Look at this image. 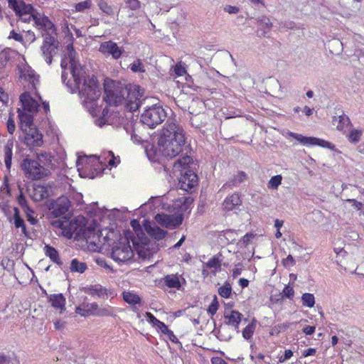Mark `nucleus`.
<instances>
[{
	"mask_svg": "<svg viewBox=\"0 0 364 364\" xmlns=\"http://www.w3.org/2000/svg\"><path fill=\"white\" fill-rule=\"evenodd\" d=\"M76 54L73 43H69L60 63L62 81L72 92L78 91L86 108L95 116L101 111L97 105L101 92L94 77L86 79L85 71L77 59Z\"/></svg>",
	"mask_w": 364,
	"mask_h": 364,
	"instance_id": "1",
	"label": "nucleus"
},
{
	"mask_svg": "<svg viewBox=\"0 0 364 364\" xmlns=\"http://www.w3.org/2000/svg\"><path fill=\"white\" fill-rule=\"evenodd\" d=\"M185 141L183 127L173 120L168 119L162 129L158 141L162 155L171 159L177 156L182 152Z\"/></svg>",
	"mask_w": 364,
	"mask_h": 364,
	"instance_id": "2",
	"label": "nucleus"
},
{
	"mask_svg": "<svg viewBox=\"0 0 364 364\" xmlns=\"http://www.w3.org/2000/svg\"><path fill=\"white\" fill-rule=\"evenodd\" d=\"M191 162L192 159L189 156L185 155L176 159L173 164L174 173L179 172L180 174L178 178L180 188L186 191H190L198 184L197 175L188 168Z\"/></svg>",
	"mask_w": 364,
	"mask_h": 364,
	"instance_id": "3",
	"label": "nucleus"
},
{
	"mask_svg": "<svg viewBox=\"0 0 364 364\" xmlns=\"http://www.w3.org/2000/svg\"><path fill=\"white\" fill-rule=\"evenodd\" d=\"M51 225L56 228L59 234L67 238L74 237L80 239L81 230L85 225V218L83 216H78L75 219L69 220L67 217L55 218L52 220Z\"/></svg>",
	"mask_w": 364,
	"mask_h": 364,
	"instance_id": "4",
	"label": "nucleus"
},
{
	"mask_svg": "<svg viewBox=\"0 0 364 364\" xmlns=\"http://www.w3.org/2000/svg\"><path fill=\"white\" fill-rule=\"evenodd\" d=\"M21 170L25 176L33 181H38L48 177L50 175V171L36 159L29 156L25 157L21 163Z\"/></svg>",
	"mask_w": 364,
	"mask_h": 364,
	"instance_id": "5",
	"label": "nucleus"
},
{
	"mask_svg": "<svg viewBox=\"0 0 364 364\" xmlns=\"http://www.w3.org/2000/svg\"><path fill=\"white\" fill-rule=\"evenodd\" d=\"M110 254L112 258L119 263L127 262L134 256V252L126 237H120L117 242H113Z\"/></svg>",
	"mask_w": 364,
	"mask_h": 364,
	"instance_id": "6",
	"label": "nucleus"
},
{
	"mask_svg": "<svg viewBox=\"0 0 364 364\" xmlns=\"http://www.w3.org/2000/svg\"><path fill=\"white\" fill-rule=\"evenodd\" d=\"M164 109L159 104H154L146 108L141 116V121L149 128H154L166 118Z\"/></svg>",
	"mask_w": 364,
	"mask_h": 364,
	"instance_id": "7",
	"label": "nucleus"
},
{
	"mask_svg": "<svg viewBox=\"0 0 364 364\" xmlns=\"http://www.w3.org/2000/svg\"><path fill=\"white\" fill-rule=\"evenodd\" d=\"M124 89L128 87H122L116 83L112 82L105 85V100L109 105H118L124 104L127 93H124Z\"/></svg>",
	"mask_w": 364,
	"mask_h": 364,
	"instance_id": "8",
	"label": "nucleus"
},
{
	"mask_svg": "<svg viewBox=\"0 0 364 364\" xmlns=\"http://www.w3.org/2000/svg\"><path fill=\"white\" fill-rule=\"evenodd\" d=\"M124 93H127L124 102V107L129 112H134L139 107L141 104L142 93L140 92L139 86L134 85L124 89Z\"/></svg>",
	"mask_w": 364,
	"mask_h": 364,
	"instance_id": "9",
	"label": "nucleus"
},
{
	"mask_svg": "<svg viewBox=\"0 0 364 364\" xmlns=\"http://www.w3.org/2000/svg\"><path fill=\"white\" fill-rule=\"evenodd\" d=\"M56 35H45L43 43L41 47L42 55L48 65L52 63L53 55L57 53L58 41L55 38Z\"/></svg>",
	"mask_w": 364,
	"mask_h": 364,
	"instance_id": "10",
	"label": "nucleus"
},
{
	"mask_svg": "<svg viewBox=\"0 0 364 364\" xmlns=\"http://www.w3.org/2000/svg\"><path fill=\"white\" fill-rule=\"evenodd\" d=\"M34 24L36 27L42 31V36L45 35H56V29L53 22L48 16L41 13H36L34 16Z\"/></svg>",
	"mask_w": 364,
	"mask_h": 364,
	"instance_id": "11",
	"label": "nucleus"
},
{
	"mask_svg": "<svg viewBox=\"0 0 364 364\" xmlns=\"http://www.w3.org/2000/svg\"><path fill=\"white\" fill-rule=\"evenodd\" d=\"M289 135L304 145L319 146L330 149H333L334 148V146L330 142L318 138L304 136L301 134L294 132H289Z\"/></svg>",
	"mask_w": 364,
	"mask_h": 364,
	"instance_id": "12",
	"label": "nucleus"
},
{
	"mask_svg": "<svg viewBox=\"0 0 364 364\" xmlns=\"http://www.w3.org/2000/svg\"><path fill=\"white\" fill-rule=\"evenodd\" d=\"M24 132V141L28 146L34 148L43 146V135L36 127L25 129Z\"/></svg>",
	"mask_w": 364,
	"mask_h": 364,
	"instance_id": "13",
	"label": "nucleus"
},
{
	"mask_svg": "<svg viewBox=\"0 0 364 364\" xmlns=\"http://www.w3.org/2000/svg\"><path fill=\"white\" fill-rule=\"evenodd\" d=\"M99 51L105 55H111L114 60L119 59L123 52V49L112 41H105L100 44Z\"/></svg>",
	"mask_w": 364,
	"mask_h": 364,
	"instance_id": "14",
	"label": "nucleus"
},
{
	"mask_svg": "<svg viewBox=\"0 0 364 364\" xmlns=\"http://www.w3.org/2000/svg\"><path fill=\"white\" fill-rule=\"evenodd\" d=\"M18 69L21 79L28 82L33 88H36V85L38 82V78L36 75L35 71L26 64L19 65Z\"/></svg>",
	"mask_w": 364,
	"mask_h": 364,
	"instance_id": "15",
	"label": "nucleus"
},
{
	"mask_svg": "<svg viewBox=\"0 0 364 364\" xmlns=\"http://www.w3.org/2000/svg\"><path fill=\"white\" fill-rule=\"evenodd\" d=\"M20 102L22 105V110L30 113H35L38 111L39 105L36 100L31 97L29 93H23L20 96Z\"/></svg>",
	"mask_w": 364,
	"mask_h": 364,
	"instance_id": "16",
	"label": "nucleus"
},
{
	"mask_svg": "<svg viewBox=\"0 0 364 364\" xmlns=\"http://www.w3.org/2000/svg\"><path fill=\"white\" fill-rule=\"evenodd\" d=\"M8 3L9 7L13 9L18 16L34 10L31 4H26L22 0H8Z\"/></svg>",
	"mask_w": 364,
	"mask_h": 364,
	"instance_id": "17",
	"label": "nucleus"
},
{
	"mask_svg": "<svg viewBox=\"0 0 364 364\" xmlns=\"http://www.w3.org/2000/svg\"><path fill=\"white\" fill-rule=\"evenodd\" d=\"M48 187L43 185H34L30 191V196L34 201H41L48 197Z\"/></svg>",
	"mask_w": 364,
	"mask_h": 364,
	"instance_id": "18",
	"label": "nucleus"
},
{
	"mask_svg": "<svg viewBox=\"0 0 364 364\" xmlns=\"http://www.w3.org/2000/svg\"><path fill=\"white\" fill-rule=\"evenodd\" d=\"M69 208L70 201L68 198H60L56 201L52 213L56 218H60V216L65 214L68 211Z\"/></svg>",
	"mask_w": 364,
	"mask_h": 364,
	"instance_id": "19",
	"label": "nucleus"
},
{
	"mask_svg": "<svg viewBox=\"0 0 364 364\" xmlns=\"http://www.w3.org/2000/svg\"><path fill=\"white\" fill-rule=\"evenodd\" d=\"M106 237H101V232L97 230L95 235H92L90 240L87 242L89 247L93 251H100L105 245Z\"/></svg>",
	"mask_w": 364,
	"mask_h": 364,
	"instance_id": "20",
	"label": "nucleus"
},
{
	"mask_svg": "<svg viewBox=\"0 0 364 364\" xmlns=\"http://www.w3.org/2000/svg\"><path fill=\"white\" fill-rule=\"evenodd\" d=\"M36 159L41 164V166L47 168L48 171L54 168L53 163V156L48 152L41 151L36 153Z\"/></svg>",
	"mask_w": 364,
	"mask_h": 364,
	"instance_id": "21",
	"label": "nucleus"
},
{
	"mask_svg": "<svg viewBox=\"0 0 364 364\" xmlns=\"http://www.w3.org/2000/svg\"><path fill=\"white\" fill-rule=\"evenodd\" d=\"M18 118L21 122V128L24 132L25 129L32 128L33 116V113H30L26 111L18 109Z\"/></svg>",
	"mask_w": 364,
	"mask_h": 364,
	"instance_id": "22",
	"label": "nucleus"
},
{
	"mask_svg": "<svg viewBox=\"0 0 364 364\" xmlns=\"http://www.w3.org/2000/svg\"><path fill=\"white\" fill-rule=\"evenodd\" d=\"M257 23L259 26L258 30L259 35L265 36L266 34L270 31L272 28L273 23L271 19L267 16H262L257 18Z\"/></svg>",
	"mask_w": 364,
	"mask_h": 364,
	"instance_id": "23",
	"label": "nucleus"
},
{
	"mask_svg": "<svg viewBox=\"0 0 364 364\" xmlns=\"http://www.w3.org/2000/svg\"><path fill=\"white\" fill-rule=\"evenodd\" d=\"M224 317L228 320V324L238 328V326L242 321V314L237 311L231 310L225 311Z\"/></svg>",
	"mask_w": 364,
	"mask_h": 364,
	"instance_id": "24",
	"label": "nucleus"
},
{
	"mask_svg": "<svg viewBox=\"0 0 364 364\" xmlns=\"http://www.w3.org/2000/svg\"><path fill=\"white\" fill-rule=\"evenodd\" d=\"M14 144V140L13 138L9 139L6 144L4 146V163L6 168L9 170L11 166V162H12V156L13 152L12 149Z\"/></svg>",
	"mask_w": 364,
	"mask_h": 364,
	"instance_id": "25",
	"label": "nucleus"
},
{
	"mask_svg": "<svg viewBox=\"0 0 364 364\" xmlns=\"http://www.w3.org/2000/svg\"><path fill=\"white\" fill-rule=\"evenodd\" d=\"M97 309V305L95 303L82 304L76 308L75 312L82 316H86L89 314H95Z\"/></svg>",
	"mask_w": 364,
	"mask_h": 364,
	"instance_id": "26",
	"label": "nucleus"
},
{
	"mask_svg": "<svg viewBox=\"0 0 364 364\" xmlns=\"http://www.w3.org/2000/svg\"><path fill=\"white\" fill-rule=\"evenodd\" d=\"M247 179V174L244 171H238L228 182H227L223 186V187H236L238 186L241 183L245 181Z\"/></svg>",
	"mask_w": 364,
	"mask_h": 364,
	"instance_id": "27",
	"label": "nucleus"
},
{
	"mask_svg": "<svg viewBox=\"0 0 364 364\" xmlns=\"http://www.w3.org/2000/svg\"><path fill=\"white\" fill-rule=\"evenodd\" d=\"M241 200L240 196L237 193L227 197L223 202V208L227 210H232L235 206L240 205Z\"/></svg>",
	"mask_w": 364,
	"mask_h": 364,
	"instance_id": "28",
	"label": "nucleus"
},
{
	"mask_svg": "<svg viewBox=\"0 0 364 364\" xmlns=\"http://www.w3.org/2000/svg\"><path fill=\"white\" fill-rule=\"evenodd\" d=\"M145 229H146L147 233L151 237H154V239H156L157 240L163 239L166 236V231H164V230L161 229L160 228H159L158 226H156L155 225H146L145 227Z\"/></svg>",
	"mask_w": 364,
	"mask_h": 364,
	"instance_id": "29",
	"label": "nucleus"
},
{
	"mask_svg": "<svg viewBox=\"0 0 364 364\" xmlns=\"http://www.w3.org/2000/svg\"><path fill=\"white\" fill-rule=\"evenodd\" d=\"M50 302L53 307L60 309V312L65 310V299L62 294L50 295Z\"/></svg>",
	"mask_w": 364,
	"mask_h": 364,
	"instance_id": "30",
	"label": "nucleus"
},
{
	"mask_svg": "<svg viewBox=\"0 0 364 364\" xmlns=\"http://www.w3.org/2000/svg\"><path fill=\"white\" fill-rule=\"evenodd\" d=\"M164 282L168 288L179 289L181 287V281L178 274H168L164 277Z\"/></svg>",
	"mask_w": 364,
	"mask_h": 364,
	"instance_id": "31",
	"label": "nucleus"
},
{
	"mask_svg": "<svg viewBox=\"0 0 364 364\" xmlns=\"http://www.w3.org/2000/svg\"><path fill=\"white\" fill-rule=\"evenodd\" d=\"M45 254L53 262L56 263L59 266L63 264L62 261L59 257L58 251L50 245H46L44 247Z\"/></svg>",
	"mask_w": 364,
	"mask_h": 364,
	"instance_id": "32",
	"label": "nucleus"
},
{
	"mask_svg": "<svg viewBox=\"0 0 364 364\" xmlns=\"http://www.w3.org/2000/svg\"><path fill=\"white\" fill-rule=\"evenodd\" d=\"M14 55L15 53L11 49L6 48L1 50L0 52V68H4Z\"/></svg>",
	"mask_w": 364,
	"mask_h": 364,
	"instance_id": "33",
	"label": "nucleus"
},
{
	"mask_svg": "<svg viewBox=\"0 0 364 364\" xmlns=\"http://www.w3.org/2000/svg\"><path fill=\"white\" fill-rule=\"evenodd\" d=\"M123 299L125 302L131 305L138 304L141 302V298L138 294L132 291H124Z\"/></svg>",
	"mask_w": 364,
	"mask_h": 364,
	"instance_id": "34",
	"label": "nucleus"
},
{
	"mask_svg": "<svg viewBox=\"0 0 364 364\" xmlns=\"http://www.w3.org/2000/svg\"><path fill=\"white\" fill-rule=\"evenodd\" d=\"M14 216H13V220H14V225L16 228H21L22 233L24 235H26V225L23 221V220L21 218L19 215V210L18 208H15L14 209Z\"/></svg>",
	"mask_w": 364,
	"mask_h": 364,
	"instance_id": "35",
	"label": "nucleus"
},
{
	"mask_svg": "<svg viewBox=\"0 0 364 364\" xmlns=\"http://www.w3.org/2000/svg\"><path fill=\"white\" fill-rule=\"evenodd\" d=\"M70 269L72 272L82 274L87 269V264L85 262H80L77 259H73L70 262Z\"/></svg>",
	"mask_w": 364,
	"mask_h": 364,
	"instance_id": "36",
	"label": "nucleus"
},
{
	"mask_svg": "<svg viewBox=\"0 0 364 364\" xmlns=\"http://www.w3.org/2000/svg\"><path fill=\"white\" fill-rule=\"evenodd\" d=\"M86 292L90 295L98 298L105 296L107 294L106 289L100 285L91 286L86 289Z\"/></svg>",
	"mask_w": 364,
	"mask_h": 364,
	"instance_id": "37",
	"label": "nucleus"
},
{
	"mask_svg": "<svg viewBox=\"0 0 364 364\" xmlns=\"http://www.w3.org/2000/svg\"><path fill=\"white\" fill-rule=\"evenodd\" d=\"M155 220L159 224L166 228L174 226L172 218L166 214H157L155 216Z\"/></svg>",
	"mask_w": 364,
	"mask_h": 364,
	"instance_id": "38",
	"label": "nucleus"
},
{
	"mask_svg": "<svg viewBox=\"0 0 364 364\" xmlns=\"http://www.w3.org/2000/svg\"><path fill=\"white\" fill-rule=\"evenodd\" d=\"M136 251L139 256L143 259H150L154 255V251L146 245L137 247Z\"/></svg>",
	"mask_w": 364,
	"mask_h": 364,
	"instance_id": "39",
	"label": "nucleus"
},
{
	"mask_svg": "<svg viewBox=\"0 0 364 364\" xmlns=\"http://www.w3.org/2000/svg\"><path fill=\"white\" fill-rule=\"evenodd\" d=\"M256 320L254 318L251 323L248 324L242 331V336L245 339L249 340L253 335L255 330Z\"/></svg>",
	"mask_w": 364,
	"mask_h": 364,
	"instance_id": "40",
	"label": "nucleus"
},
{
	"mask_svg": "<svg viewBox=\"0 0 364 364\" xmlns=\"http://www.w3.org/2000/svg\"><path fill=\"white\" fill-rule=\"evenodd\" d=\"M232 287L228 282H225L218 290L219 295L225 299L230 298L232 294Z\"/></svg>",
	"mask_w": 364,
	"mask_h": 364,
	"instance_id": "41",
	"label": "nucleus"
},
{
	"mask_svg": "<svg viewBox=\"0 0 364 364\" xmlns=\"http://www.w3.org/2000/svg\"><path fill=\"white\" fill-rule=\"evenodd\" d=\"M97 232L95 228L87 227L85 228V225H84L82 230H81V235L80 239H85L86 242H88L89 240L92 237V235H95Z\"/></svg>",
	"mask_w": 364,
	"mask_h": 364,
	"instance_id": "42",
	"label": "nucleus"
},
{
	"mask_svg": "<svg viewBox=\"0 0 364 364\" xmlns=\"http://www.w3.org/2000/svg\"><path fill=\"white\" fill-rule=\"evenodd\" d=\"M363 135L361 129H352L348 134V140L352 143H358Z\"/></svg>",
	"mask_w": 364,
	"mask_h": 364,
	"instance_id": "43",
	"label": "nucleus"
},
{
	"mask_svg": "<svg viewBox=\"0 0 364 364\" xmlns=\"http://www.w3.org/2000/svg\"><path fill=\"white\" fill-rule=\"evenodd\" d=\"M301 301L304 306L312 308L315 304L314 296L310 293H305L301 296Z\"/></svg>",
	"mask_w": 364,
	"mask_h": 364,
	"instance_id": "44",
	"label": "nucleus"
},
{
	"mask_svg": "<svg viewBox=\"0 0 364 364\" xmlns=\"http://www.w3.org/2000/svg\"><path fill=\"white\" fill-rule=\"evenodd\" d=\"M129 68L133 73H144L145 66L140 59L135 60L129 65Z\"/></svg>",
	"mask_w": 364,
	"mask_h": 364,
	"instance_id": "45",
	"label": "nucleus"
},
{
	"mask_svg": "<svg viewBox=\"0 0 364 364\" xmlns=\"http://www.w3.org/2000/svg\"><path fill=\"white\" fill-rule=\"evenodd\" d=\"M282 177L281 175L272 176L268 181L267 187L271 189L277 190L282 183Z\"/></svg>",
	"mask_w": 364,
	"mask_h": 364,
	"instance_id": "46",
	"label": "nucleus"
},
{
	"mask_svg": "<svg viewBox=\"0 0 364 364\" xmlns=\"http://www.w3.org/2000/svg\"><path fill=\"white\" fill-rule=\"evenodd\" d=\"M97 4H98L100 9L105 14L109 15V16H112L114 14L113 8L110 5H109L105 1L99 0Z\"/></svg>",
	"mask_w": 364,
	"mask_h": 364,
	"instance_id": "47",
	"label": "nucleus"
},
{
	"mask_svg": "<svg viewBox=\"0 0 364 364\" xmlns=\"http://www.w3.org/2000/svg\"><path fill=\"white\" fill-rule=\"evenodd\" d=\"M92 5L91 0H85L84 1L79 2L75 4V11L82 12L85 10L89 9Z\"/></svg>",
	"mask_w": 364,
	"mask_h": 364,
	"instance_id": "48",
	"label": "nucleus"
},
{
	"mask_svg": "<svg viewBox=\"0 0 364 364\" xmlns=\"http://www.w3.org/2000/svg\"><path fill=\"white\" fill-rule=\"evenodd\" d=\"M205 264L207 267L213 268L217 270L220 268L221 260L219 259L218 257H213Z\"/></svg>",
	"mask_w": 364,
	"mask_h": 364,
	"instance_id": "49",
	"label": "nucleus"
},
{
	"mask_svg": "<svg viewBox=\"0 0 364 364\" xmlns=\"http://www.w3.org/2000/svg\"><path fill=\"white\" fill-rule=\"evenodd\" d=\"M97 311L95 313L100 316H113L114 312L111 307H104L100 309H97Z\"/></svg>",
	"mask_w": 364,
	"mask_h": 364,
	"instance_id": "50",
	"label": "nucleus"
},
{
	"mask_svg": "<svg viewBox=\"0 0 364 364\" xmlns=\"http://www.w3.org/2000/svg\"><path fill=\"white\" fill-rule=\"evenodd\" d=\"M218 306H219V304H218V301L217 300V296H215L212 303L208 306V313L210 314L211 315L215 314L218 309Z\"/></svg>",
	"mask_w": 364,
	"mask_h": 364,
	"instance_id": "51",
	"label": "nucleus"
},
{
	"mask_svg": "<svg viewBox=\"0 0 364 364\" xmlns=\"http://www.w3.org/2000/svg\"><path fill=\"white\" fill-rule=\"evenodd\" d=\"M6 128L10 134H13L16 130V124L11 114L9 115L7 120Z\"/></svg>",
	"mask_w": 364,
	"mask_h": 364,
	"instance_id": "52",
	"label": "nucleus"
},
{
	"mask_svg": "<svg viewBox=\"0 0 364 364\" xmlns=\"http://www.w3.org/2000/svg\"><path fill=\"white\" fill-rule=\"evenodd\" d=\"M36 13L34 12V10L31 12H28L26 14H22L19 16L21 20L25 23L30 22L31 19L34 21V16H36Z\"/></svg>",
	"mask_w": 364,
	"mask_h": 364,
	"instance_id": "53",
	"label": "nucleus"
},
{
	"mask_svg": "<svg viewBox=\"0 0 364 364\" xmlns=\"http://www.w3.org/2000/svg\"><path fill=\"white\" fill-rule=\"evenodd\" d=\"M236 232L231 230H228L224 232V236L225 237V238L228 241H230L231 242H233L236 240Z\"/></svg>",
	"mask_w": 364,
	"mask_h": 364,
	"instance_id": "54",
	"label": "nucleus"
},
{
	"mask_svg": "<svg viewBox=\"0 0 364 364\" xmlns=\"http://www.w3.org/2000/svg\"><path fill=\"white\" fill-rule=\"evenodd\" d=\"M156 327H158L163 333L167 335L170 334L175 338V335L173 334V331L169 330L168 326L164 323L161 321Z\"/></svg>",
	"mask_w": 364,
	"mask_h": 364,
	"instance_id": "55",
	"label": "nucleus"
},
{
	"mask_svg": "<svg viewBox=\"0 0 364 364\" xmlns=\"http://www.w3.org/2000/svg\"><path fill=\"white\" fill-rule=\"evenodd\" d=\"M282 264L285 267H290L295 265L296 262L293 257L289 255L282 260Z\"/></svg>",
	"mask_w": 364,
	"mask_h": 364,
	"instance_id": "56",
	"label": "nucleus"
},
{
	"mask_svg": "<svg viewBox=\"0 0 364 364\" xmlns=\"http://www.w3.org/2000/svg\"><path fill=\"white\" fill-rule=\"evenodd\" d=\"M9 38L10 39H14L18 42H23V40L22 35L14 30H12L10 32Z\"/></svg>",
	"mask_w": 364,
	"mask_h": 364,
	"instance_id": "57",
	"label": "nucleus"
},
{
	"mask_svg": "<svg viewBox=\"0 0 364 364\" xmlns=\"http://www.w3.org/2000/svg\"><path fill=\"white\" fill-rule=\"evenodd\" d=\"M146 317L147 320L151 323L154 326H157L159 323L161 322L159 320H158L150 312L146 313Z\"/></svg>",
	"mask_w": 364,
	"mask_h": 364,
	"instance_id": "58",
	"label": "nucleus"
},
{
	"mask_svg": "<svg viewBox=\"0 0 364 364\" xmlns=\"http://www.w3.org/2000/svg\"><path fill=\"white\" fill-rule=\"evenodd\" d=\"M284 295L289 299H291L294 296V291L292 287L286 286L283 289Z\"/></svg>",
	"mask_w": 364,
	"mask_h": 364,
	"instance_id": "59",
	"label": "nucleus"
},
{
	"mask_svg": "<svg viewBox=\"0 0 364 364\" xmlns=\"http://www.w3.org/2000/svg\"><path fill=\"white\" fill-rule=\"evenodd\" d=\"M125 3L132 10L139 7V1L138 0H125Z\"/></svg>",
	"mask_w": 364,
	"mask_h": 364,
	"instance_id": "60",
	"label": "nucleus"
},
{
	"mask_svg": "<svg viewBox=\"0 0 364 364\" xmlns=\"http://www.w3.org/2000/svg\"><path fill=\"white\" fill-rule=\"evenodd\" d=\"M338 124L337 125V129L339 130L343 129V124H344L346 122H348V120H349L348 117L345 114L339 116L338 117Z\"/></svg>",
	"mask_w": 364,
	"mask_h": 364,
	"instance_id": "61",
	"label": "nucleus"
},
{
	"mask_svg": "<svg viewBox=\"0 0 364 364\" xmlns=\"http://www.w3.org/2000/svg\"><path fill=\"white\" fill-rule=\"evenodd\" d=\"M316 327L314 326H306L302 328V332L306 336L313 335L315 332Z\"/></svg>",
	"mask_w": 364,
	"mask_h": 364,
	"instance_id": "62",
	"label": "nucleus"
},
{
	"mask_svg": "<svg viewBox=\"0 0 364 364\" xmlns=\"http://www.w3.org/2000/svg\"><path fill=\"white\" fill-rule=\"evenodd\" d=\"M174 72L177 76H183L186 73L185 68L181 65H176L174 68Z\"/></svg>",
	"mask_w": 364,
	"mask_h": 364,
	"instance_id": "63",
	"label": "nucleus"
},
{
	"mask_svg": "<svg viewBox=\"0 0 364 364\" xmlns=\"http://www.w3.org/2000/svg\"><path fill=\"white\" fill-rule=\"evenodd\" d=\"M26 213L27 216V219L31 224H35L36 223V220L34 218V217L32 215L33 213V210H31L29 208H26Z\"/></svg>",
	"mask_w": 364,
	"mask_h": 364,
	"instance_id": "64",
	"label": "nucleus"
}]
</instances>
